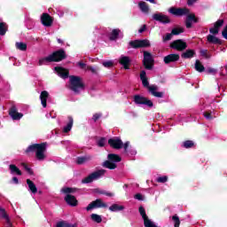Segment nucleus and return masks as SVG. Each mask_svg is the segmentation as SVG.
<instances>
[{"label":"nucleus","mask_w":227,"mask_h":227,"mask_svg":"<svg viewBox=\"0 0 227 227\" xmlns=\"http://www.w3.org/2000/svg\"><path fill=\"white\" fill-rule=\"evenodd\" d=\"M130 47L133 49H141L143 47H150V40L144 39V40H135L129 42Z\"/></svg>","instance_id":"11"},{"label":"nucleus","mask_w":227,"mask_h":227,"mask_svg":"<svg viewBox=\"0 0 227 227\" xmlns=\"http://www.w3.org/2000/svg\"><path fill=\"white\" fill-rule=\"evenodd\" d=\"M207 42H209V43H220L219 38L212 35H207Z\"/></svg>","instance_id":"37"},{"label":"nucleus","mask_w":227,"mask_h":227,"mask_svg":"<svg viewBox=\"0 0 227 227\" xmlns=\"http://www.w3.org/2000/svg\"><path fill=\"white\" fill-rule=\"evenodd\" d=\"M90 219H91L92 221H94V223H102V216H100V215L92 214V215H90Z\"/></svg>","instance_id":"38"},{"label":"nucleus","mask_w":227,"mask_h":227,"mask_svg":"<svg viewBox=\"0 0 227 227\" xmlns=\"http://www.w3.org/2000/svg\"><path fill=\"white\" fill-rule=\"evenodd\" d=\"M134 102L137 106H147V107H153V102L143 96L136 95L134 97Z\"/></svg>","instance_id":"9"},{"label":"nucleus","mask_w":227,"mask_h":227,"mask_svg":"<svg viewBox=\"0 0 227 227\" xmlns=\"http://www.w3.org/2000/svg\"><path fill=\"white\" fill-rule=\"evenodd\" d=\"M106 145V138H100L98 141V146H105Z\"/></svg>","instance_id":"48"},{"label":"nucleus","mask_w":227,"mask_h":227,"mask_svg":"<svg viewBox=\"0 0 227 227\" xmlns=\"http://www.w3.org/2000/svg\"><path fill=\"white\" fill-rule=\"evenodd\" d=\"M181 33H184V28L178 27L172 29L170 34H167L166 36L163 37V42H168V40H171L173 38V35H180Z\"/></svg>","instance_id":"18"},{"label":"nucleus","mask_w":227,"mask_h":227,"mask_svg":"<svg viewBox=\"0 0 227 227\" xmlns=\"http://www.w3.org/2000/svg\"><path fill=\"white\" fill-rule=\"evenodd\" d=\"M144 31H146V25H144L141 27L138 30V33H144Z\"/></svg>","instance_id":"55"},{"label":"nucleus","mask_w":227,"mask_h":227,"mask_svg":"<svg viewBox=\"0 0 227 227\" xmlns=\"http://www.w3.org/2000/svg\"><path fill=\"white\" fill-rule=\"evenodd\" d=\"M25 152L26 153L35 152V158L37 160L43 161L44 159H47V154H45V152H47V144L43 143L31 145Z\"/></svg>","instance_id":"1"},{"label":"nucleus","mask_w":227,"mask_h":227,"mask_svg":"<svg viewBox=\"0 0 227 227\" xmlns=\"http://www.w3.org/2000/svg\"><path fill=\"white\" fill-rule=\"evenodd\" d=\"M70 227H77L75 224H73L72 226H70Z\"/></svg>","instance_id":"62"},{"label":"nucleus","mask_w":227,"mask_h":227,"mask_svg":"<svg viewBox=\"0 0 227 227\" xmlns=\"http://www.w3.org/2000/svg\"><path fill=\"white\" fill-rule=\"evenodd\" d=\"M153 20H156L157 22H161L162 24H169V22H171L169 17L162 13L153 14Z\"/></svg>","instance_id":"16"},{"label":"nucleus","mask_w":227,"mask_h":227,"mask_svg":"<svg viewBox=\"0 0 227 227\" xmlns=\"http://www.w3.org/2000/svg\"><path fill=\"white\" fill-rule=\"evenodd\" d=\"M89 160H91V156L79 157L76 160L77 164H86Z\"/></svg>","instance_id":"32"},{"label":"nucleus","mask_w":227,"mask_h":227,"mask_svg":"<svg viewBox=\"0 0 227 227\" xmlns=\"http://www.w3.org/2000/svg\"><path fill=\"white\" fill-rule=\"evenodd\" d=\"M41 22L46 27H51V26H52L53 20H52V17H51V15L47 13H43L41 16Z\"/></svg>","instance_id":"17"},{"label":"nucleus","mask_w":227,"mask_h":227,"mask_svg":"<svg viewBox=\"0 0 227 227\" xmlns=\"http://www.w3.org/2000/svg\"><path fill=\"white\" fill-rule=\"evenodd\" d=\"M182 146L186 149L192 148V146H194V142L192 140H186L183 143Z\"/></svg>","instance_id":"39"},{"label":"nucleus","mask_w":227,"mask_h":227,"mask_svg":"<svg viewBox=\"0 0 227 227\" xmlns=\"http://www.w3.org/2000/svg\"><path fill=\"white\" fill-rule=\"evenodd\" d=\"M9 114L12 120H16V121L20 120L22 118V116H24V114L18 113L17 108H15V107L11 108Z\"/></svg>","instance_id":"21"},{"label":"nucleus","mask_w":227,"mask_h":227,"mask_svg":"<svg viewBox=\"0 0 227 227\" xmlns=\"http://www.w3.org/2000/svg\"><path fill=\"white\" fill-rule=\"evenodd\" d=\"M180 59V55L178 54H169L164 58V63L166 65L169 63H175V61H178Z\"/></svg>","instance_id":"20"},{"label":"nucleus","mask_w":227,"mask_h":227,"mask_svg":"<svg viewBox=\"0 0 227 227\" xmlns=\"http://www.w3.org/2000/svg\"><path fill=\"white\" fill-rule=\"evenodd\" d=\"M6 31H8V26H6V23L1 22L0 23V35L4 36V35H6Z\"/></svg>","instance_id":"33"},{"label":"nucleus","mask_w":227,"mask_h":227,"mask_svg":"<svg viewBox=\"0 0 227 227\" xmlns=\"http://www.w3.org/2000/svg\"><path fill=\"white\" fill-rule=\"evenodd\" d=\"M124 187L127 188V184H125Z\"/></svg>","instance_id":"63"},{"label":"nucleus","mask_w":227,"mask_h":227,"mask_svg":"<svg viewBox=\"0 0 227 227\" xmlns=\"http://www.w3.org/2000/svg\"><path fill=\"white\" fill-rule=\"evenodd\" d=\"M59 43H63V41L61 39H58Z\"/></svg>","instance_id":"60"},{"label":"nucleus","mask_w":227,"mask_h":227,"mask_svg":"<svg viewBox=\"0 0 227 227\" xmlns=\"http://www.w3.org/2000/svg\"><path fill=\"white\" fill-rule=\"evenodd\" d=\"M103 194H105L106 196H108L109 198H113V196H114V193L109 192H104Z\"/></svg>","instance_id":"57"},{"label":"nucleus","mask_w":227,"mask_h":227,"mask_svg":"<svg viewBox=\"0 0 227 227\" xmlns=\"http://www.w3.org/2000/svg\"><path fill=\"white\" fill-rule=\"evenodd\" d=\"M135 200H138V201H143L145 200V196H143V194L141 193H137L134 196Z\"/></svg>","instance_id":"47"},{"label":"nucleus","mask_w":227,"mask_h":227,"mask_svg":"<svg viewBox=\"0 0 227 227\" xmlns=\"http://www.w3.org/2000/svg\"><path fill=\"white\" fill-rule=\"evenodd\" d=\"M102 116V114H94L92 116L93 121H97V120H99V118Z\"/></svg>","instance_id":"49"},{"label":"nucleus","mask_w":227,"mask_h":227,"mask_svg":"<svg viewBox=\"0 0 227 227\" xmlns=\"http://www.w3.org/2000/svg\"><path fill=\"white\" fill-rule=\"evenodd\" d=\"M103 67L105 68H111L114 65V62L113 60H106L102 63Z\"/></svg>","instance_id":"42"},{"label":"nucleus","mask_w":227,"mask_h":227,"mask_svg":"<svg viewBox=\"0 0 227 227\" xmlns=\"http://www.w3.org/2000/svg\"><path fill=\"white\" fill-rule=\"evenodd\" d=\"M120 35V29H114L110 34V40H117Z\"/></svg>","instance_id":"36"},{"label":"nucleus","mask_w":227,"mask_h":227,"mask_svg":"<svg viewBox=\"0 0 227 227\" xmlns=\"http://www.w3.org/2000/svg\"><path fill=\"white\" fill-rule=\"evenodd\" d=\"M108 160L103 163L104 168L108 169H116V162H121V158L118 154H108Z\"/></svg>","instance_id":"6"},{"label":"nucleus","mask_w":227,"mask_h":227,"mask_svg":"<svg viewBox=\"0 0 227 227\" xmlns=\"http://www.w3.org/2000/svg\"><path fill=\"white\" fill-rule=\"evenodd\" d=\"M186 27L189 29L191 27H192V21H191V20H186Z\"/></svg>","instance_id":"51"},{"label":"nucleus","mask_w":227,"mask_h":227,"mask_svg":"<svg viewBox=\"0 0 227 227\" xmlns=\"http://www.w3.org/2000/svg\"><path fill=\"white\" fill-rule=\"evenodd\" d=\"M144 67L146 70H152L153 68V57L148 51H144Z\"/></svg>","instance_id":"12"},{"label":"nucleus","mask_w":227,"mask_h":227,"mask_svg":"<svg viewBox=\"0 0 227 227\" xmlns=\"http://www.w3.org/2000/svg\"><path fill=\"white\" fill-rule=\"evenodd\" d=\"M194 54H196V52L193 50H187L182 53L181 57L184 59H189L191 58H194Z\"/></svg>","instance_id":"29"},{"label":"nucleus","mask_w":227,"mask_h":227,"mask_svg":"<svg viewBox=\"0 0 227 227\" xmlns=\"http://www.w3.org/2000/svg\"><path fill=\"white\" fill-rule=\"evenodd\" d=\"M67 120H68L67 124L62 129V132H64V134H68V132L72 130V127H74V118L69 116Z\"/></svg>","instance_id":"24"},{"label":"nucleus","mask_w":227,"mask_h":227,"mask_svg":"<svg viewBox=\"0 0 227 227\" xmlns=\"http://www.w3.org/2000/svg\"><path fill=\"white\" fill-rule=\"evenodd\" d=\"M46 118H51V114H47Z\"/></svg>","instance_id":"61"},{"label":"nucleus","mask_w":227,"mask_h":227,"mask_svg":"<svg viewBox=\"0 0 227 227\" xmlns=\"http://www.w3.org/2000/svg\"><path fill=\"white\" fill-rule=\"evenodd\" d=\"M119 63L123 66L125 70H129V65H130V59L127 56H121Z\"/></svg>","instance_id":"23"},{"label":"nucleus","mask_w":227,"mask_h":227,"mask_svg":"<svg viewBox=\"0 0 227 227\" xmlns=\"http://www.w3.org/2000/svg\"><path fill=\"white\" fill-rule=\"evenodd\" d=\"M55 72L59 77H62V79H67V77H68V70L61 67H55Z\"/></svg>","instance_id":"22"},{"label":"nucleus","mask_w":227,"mask_h":227,"mask_svg":"<svg viewBox=\"0 0 227 227\" xmlns=\"http://www.w3.org/2000/svg\"><path fill=\"white\" fill-rule=\"evenodd\" d=\"M207 74H211L212 75H215L217 74V70L215 68L207 69Z\"/></svg>","instance_id":"50"},{"label":"nucleus","mask_w":227,"mask_h":227,"mask_svg":"<svg viewBox=\"0 0 227 227\" xmlns=\"http://www.w3.org/2000/svg\"><path fill=\"white\" fill-rule=\"evenodd\" d=\"M170 47L176 49V51H185L187 49V43L180 39L176 40L170 44Z\"/></svg>","instance_id":"14"},{"label":"nucleus","mask_w":227,"mask_h":227,"mask_svg":"<svg viewBox=\"0 0 227 227\" xmlns=\"http://www.w3.org/2000/svg\"><path fill=\"white\" fill-rule=\"evenodd\" d=\"M16 49H18V51H27V44H26V43H16Z\"/></svg>","instance_id":"34"},{"label":"nucleus","mask_w":227,"mask_h":227,"mask_svg":"<svg viewBox=\"0 0 227 227\" xmlns=\"http://www.w3.org/2000/svg\"><path fill=\"white\" fill-rule=\"evenodd\" d=\"M74 188H62L61 192H64V194H67L65 197V201L67 203V205H70L71 207H77V199H75L74 196L71 195V192H74Z\"/></svg>","instance_id":"5"},{"label":"nucleus","mask_w":227,"mask_h":227,"mask_svg":"<svg viewBox=\"0 0 227 227\" xmlns=\"http://www.w3.org/2000/svg\"><path fill=\"white\" fill-rule=\"evenodd\" d=\"M104 175H106L105 169L98 170L96 172L91 173L87 177L83 178L82 180V184H91V182L98 180V178L104 176Z\"/></svg>","instance_id":"7"},{"label":"nucleus","mask_w":227,"mask_h":227,"mask_svg":"<svg viewBox=\"0 0 227 227\" xmlns=\"http://www.w3.org/2000/svg\"><path fill=\"white\" fill-rule=\"evenodd\" d=\"M205 54H207V51H205V50L201 51V55L205 56Z\"/></svg>","instance_id":"59"},{"label":"nucleus","mask_w":227,"mask_h":227,"mask_svg":"<svg viewBox=\"0 0 227 227\" xmlns=\"http://www.w3.org/2000/svg\"><path fill=\"white\" fill-rule=\"evenodd\" d=\"M203 115L206 120H213L214 119V116H212V113H210V112H205L203 114Z\"/></svg>","instance_id":"45"},{"label":"nucleus","mask_w":227,"mask_h":227,"mask_svg":"<svg viewBox=\"0 0 227 227\" xmlns=\"http://www.w3.org/2000/svg\"><path fill=\"white\" fill-rule=\"evenodd\" d=\"M138 8L143 13H149L150 12V7L148 6V4H146V2H139Z\"/></svg>","instance_id":"28"},{"label":"nucleus","mask_w":227,"mask_h":227,"mask_svg":"<svg viewBox=\"0 0 227 227\" xmlns=\"http://www.w3.org/2000/svg\"><path fill=\"white\" fill-rule=\"evenodd\" d=\"M186 20H190L192 22H197L196 16L194 14H189L188 13Z\"/></svg>","instance_id":"44"},{"label":"nucleus","mask_w":227,"mask_h":227,"mask_svg":"<svg viewBox=\"0 0 227 227\" xmlns=\"http://www.w3.org/2000/svg\"><path fill=\"white\" fill-rule=\"evenodd\" d=\"M140 80L142 81L144 88H147L153 97H156L157 98H162V97H164V92H159V87L157 85H150L145 71H141Z\"/></svg>","instance_id":"2"},{"label":"nucleus","mask_w":227,"mask_h":227,"mask_svg":"<svg viewBox=\"0 0 227 227\" xmlns=\"http://www.w3.org/2000/svg\"><path fill=\"white\" fill-rule=\"evenodd\" d=\"M196 1H198V0H187L188 6H192V4H194V3H196Z\"/></svg>","instance_id":"54"},{"label":"nucleus","mask_w":227,"mask_h":227,"mask_svg":"<svg viewBox=\"0 0 227 227\" xmlns=\"http://www.w3.org/2000/svg\"><path fill=\"white\" fill-rule=\"evenodd\" d=\"M62 59H65V51L60 50L53 52L51 55L46 58L39 59L37 65L39 67H43V65L52 63V61H61Z\"/></svg>","instance_id":"3"},{"label":"nucleus","mask_w":227,"mask_h":227,"mask_svg":"<svg viewBox=\"0 0 227 227\" xmlns=\"http://www.w3.org/2000/svg\"><path fill=\"white\" fill-rule=\"evenodd\" d=\"M93 208H107V203L104 202L102 199H98L90 202L86 207V210L90 212V210H93Z\"/></svg>","instance_id":"10"},{"label":"nucleus","mask_w":227,"mask_h":227,"mask_svg":"<svg viewBox=\"0 0 227 227\" xmlns=\"http://www.w3.org/2000/svg\"><path fill=\"white\" fill-rule=\"evenodd\" d=\"M47 98H49V92L44 90L40 95V99L43 107H47Z\"/></svg>","instance_id":"27"},{"label":"nucleus","mask_w":227,"mask_h":227,"mask_svg":"<svg viewBox=\"0 0 227 227\" xmlns=\"http://www.w3.org/2000/svg\"><path fill=\"white\" fill-rule=\"evenodd\" d=\"M9 168L12 175H19L20 176V175H22V172L20 171V169H19V168H17V166L15 165H10Z\"/></svg>","instance_id":"31"},{"label":"nucleus","mask_w":227,"mask_h":227,"mask_svg":"<svg viewBox=\"0 0 227 227\" xmlns=\"http://www.w3.org/2000/svg\"><path fill=\"white\" fill-rule=\"evenodd\" d=\"M130 145V142H126L123 145L125 153H129V155H136L137 153V151L134 147H130L129 150V146Z\"/></svg>","instance_id":"25"},{"label":"nucleus","mask_w":227,"mask_h":227,"mask_svg":"<svg viewBox=\"0 0 227 227\" xmlns=\"http://www.w3.org/2000/svg\"><path fill=\"white\" fill-rule=\"evenodd\" d=\"M27 184L28 185V191L32 192V194H36L38 192V188H36V185L33 181L27 179Z\"/></svg>","instance_id":"26"},{"label":"nucleus","mask_w":227,"mask_h":227,"mask_svg":"<svg viewBox=\"0 0 227 227\" xmlns=\"http://www.w3.org/2000/svg\"><path fill=\"white\" fill-rule=\"evenodd\" d=\"M70 88L74 93H81L84 90V83L79 76H70Z\"/></svg>","instance_id":"4"},{"label":"nucleus","mask_w":227,"mask_h":227,"mask_svg":"<svg viewBox=\"0 0 227 227\" xmlns=\"http://www.w3.org/2000/svg\"><path fill=\"white\" fill-rule=\"evenodd\" d=\"M108 145L112 146V148H114L115 150H120V148H123L125 145H123V142L119 137H114L110 138L108 140Z\"/></svg>","instance_id":"15"},{"label":"nucleus","mask_w":227,"mask_h":227,"mask_svg":"<svg viewBox=\"0 0 227 227\" xmlns=\"http://www.w3.org/2000/svg\"><path fill=\"white\" fill-rule=\"evenodd\" d=\"M195 70L197 72H204L205 71V67H203V64L200 60H196L195 62Z\"/></svg>","instance_id":"35"},{"label":"nucleus","mask_w":227,"mask_h":227,"mask_svg":"<svg viewBox=\"0 0 227 227\" xmlns=\"http://www.w3.org/2000/svg\"><path fill=\"white\" fill-rule=\"evenodd\" d=\"M139 214L144 221V226L145 227H157V224H155V222H153L148 215H146V211L145 210V207H139Z\"/></svg>","instance_id":"8"},{"label":"nucleus","mask_w":227,"mask_h":227,"mask_svg":"<svg viewBox=\"0 0 227 227\" xmlns=\"http://www.w3.org/2000/svg\"><path fill=\"white\" fill-rule=\"evenodd\" d=\"M12 181L14 182V184H19V179L17 177H13Z\"/></svg>","instance_id":"58"},{"label":"nucleus","mask_w":227,"mask_h":227,"mask_svg":"<svg viewBox=\"0 0 227 227\" xmlns=\"http://www.w3.org/2000/svg\"><path fill=\"white\" fill-rule=\"evenodd\" d=\"M5 227H12V221L10 220V216H8V220H5Z\"/></svg>","instance_id":"53"},{"label":"nucleus","mask_w":227,"mask_h":227,"mask_svg":"<svg viewBox=\"0 0 227 227\" xmlns=\"http://www.w3.org/2000/svg\"><path fill=\"white\" fill-rule=\"evenodd\" d=\"M73 225L74 224H70L67 221H61V222H59L57 223L56 227H70V226H73Z\"/></svg>","instance_id":"41"},{"label":"nucleus","mask_w":227,"mask_h":227,"mask_svg":"<svg viewBox=\"0 0 227 227\" xmlns=\"http://www.w3.org/2000/svg\"><path fill=\"white\" fill-rule=\"evenodd\" d=\"M169 13L172 15H176V17H182L184 15H188L189 9L187 8H176V7H171L168 9Z\"/></svg>","instance_id":"13"},{"label":"nucleus","mask_w":227,"mask_h":227,"mask_svg":"<svg viewBox=\"0 0 227 227\" xmlns=\"http://www.w3.org/2000/svg\"><path fill=\"white\" fill-rule=\"evenodd\" d=\"M78 65L83 68L84 70H87L88 67H86V64L82 63V62H79Z\"/></svg>","instance_id":"56"},{"label":"nucleus","mask_w":227,"mask_h":227,"mask_svg":"<svg viewBox=\"0 0 227 227\" xmlns=\"http://www.w3.org/2000/svg\"><path fill=\"white\" fill-rule=\"evenodd\" d=\"M110 212H121V210H125V207L118 204H113L109 207Z\"/></svg>","instance_id":"30"},{"label":"nucleus","mask_w":227,"mask_h":227,"mask_svg":"<svg viewBox=\"0 0 227 227\" xmlns=\"http://www.w3.org/2000/svg\"><path fill=\"white\" fill-rule=\"evenodd\" d=\"M87 70H90L92 74H98L99 68L88 66Z\"/></svg>","instance_id":"46"},{"label":"nucleus","mask_w":227,"mask_h":227,"mask_svg":"<svg viewBox=\"0 0 227 227\" xmlns=\"http://www.w3.org/2000/svg\"><path fill=\"white\" fill-rule=\"evenodd\" d=\"M224 24V20H218L215 25L214 27H211L209 29V33H211V35H217V33H219V28L222 27V26Z\"/></svg>","instance_id":"19"},{"label":"nucleus","mask_w":227,"mask_h":227,"mask_svg":"<svg viewBox=\"0 0 227 227\" xmlns=\"http://www.w3.org/2000/svg\"><path fill=\"white\" fill-rule=\"evenodd\" d=\"M156 182H158V184H166V182H168V176H160L156 179Z\"/></svg>","instance_id":"43"},{"label":"nucleus","mask_w":227,"mask_h":227,"mask_svg":"<svg viewBox=\"0 0 227 227\" xmlns=\"http://www.w3.org/2000/svg\"><path fill=\"white\" fill-rule=\"evenodd\" d=\"M172 221L174 223V227H180V218L178 217V215H173Z\"/></svg>","instance_id":"40"},{"label":"nucleus","mask_w":227,"mask_h":227,"mask_svg":"<svg viewBox=\"0 0 227 227\" xmlns=\"http://www.w3.org/2000/svg\"><path fill=\"white\" fill-rule=\"evenodd\" d=\"M21 166L24 168V169H26V171H28V173H31V168H29V167H27L26 163H22Z\"/></svg>","instance_id":"52"}]
</instances>
